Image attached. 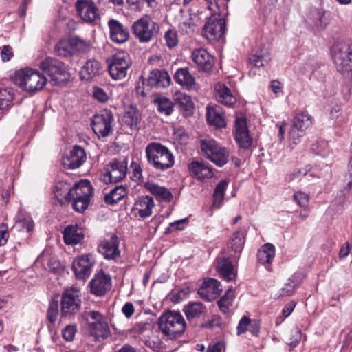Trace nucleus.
Here are the masks:
<instances>
[{"label": "nucleus", "mask_w": 352, "mask_h": 352, "mask_svg": "<svg viewBox=\"0 0 352 352\" xmlns=\"http://www.w3.org/2000/svg\"><path fill=\"white\" fill-rule=\"evenodd\" d=\"M148 164L158 171H165L174 166L175 157L168 148L156 142H150L145 148Z\"/></svg>", "instance_id": "nucleus-1"}, {"label": "nucleus", "mask_w": 352, "mask_h": 352, "mask_svg": "<svg viewBox=\"0 0 352 352\" xmlns=\"http://www.w3.org/2000/svg\"><path fill=\"white\" fill-rule=\"evenodd\" d=\"M157 324L160 331L171 340L181 337L186 328L184 316L177 311L164 312L158 318Z\"/></svg>", "instance_id": "nucleus-2"}, {"label": "nucleus", "mask_w": 352, "mask_h": 352, "mask_svg": "<svg viewBox=\"0 0 352 352\" xmlns=\"http://www.w3.org/2000/svg\"><path fill=\"white\" fill-rule=\"evenodd\" d=\"M13 80L23 90L35 93L41 90L47 82L46 78L38 71L25 68L14 73Z\"/></svg>", "instance_id": "nucleus-3"}, {"label": "nucleus", "mask_w": 352, "mask_h": 352, "mask_svg": "<svg viewBox=\"0 0 352 352\" xmlns=\"http://www.w3.org/2000/svg\"><path fill=\"white\" fill-rule=\"evenodd\" d=\"M203 155L219 166L225 165L229 160L228 150L220 146L214 139L207 138L200 140Z\"/></svg>", "instance_id": "nucleus-4"}, {"label": "nucleus", "mask_w": 352, "mask_h": 352, "mask_svg": "<svg viewBox=\"0 0 352 352\" xmlns=\"http://www.w3.org/2000/svg\"><path fill=\"white\" fill-rule=\"evenodd\" d=\"M71 200L74 210L83 212L89 206L94 189L87 180H81L71 190Z\"/></svg>", "instance_id": "nucleus-5"}, {"label": "nucleus", "mask_w": 352, "mask_h": 352, "mask_svg": "<svg viewBox=\"0 0 352 352\" xmlns=\"http://www.w3.org/2000/svg\"><path fill=\"white\" fill-rule=\"evenodd\" d=\"M131 29L140 43H148L157 36L160 25L149 15L145 14L133 23Z\"/></svg>", "instance_id": "nucleus-6"}, {"label": "nucleus", "mask_w": 352, "mask_h": 352, "mask_svg": "<svg viewBox=\"0 0 352 352\" xmlns=\"http://www.w3.org/2000/svg\"><path fill=\"white\" fill-rule=\"evenodd\" d=\"M81 305L80 289L75 287L66 288L63 292L60 299L61 317L72 318L80 311Z\"/></svg>", "instance_id": "nucleus-7"}, {"label": "nucleus", "mask_w": 352, "mask_h": 352, "mask_svg": "<svg viewBox=\"0 0 352 352\" xmlns=\"http://www.w3.org/2000/svg\"><path fill=\"white\" fill-rule=\"evenodd\" d=\"M107 63L109 75L115 80L124 79L131 65L129 55L124 51H120L114 54L107 60Z\"/></svg>", "instance_id": "nucleus-8"}, {"label": "nucleus", "mask_w": 352, "mask_h": 352, "mask_svg": "<svg viewBox=\"0 0 352 352\" xmlns=\"http://www.w3.org/2000/svg\"><path fill=\"white\" fill-rule=\"evenodd\" d=\"M336 69L340 72L352 69V43L342 42L337 45L333 54Z\"/></svg>", "instance_id": "nucleus-9"}, {"label": "nucleus", "mask_w": 352, "mask_h": 352, "mask_svg": "<svg viewBox=\"0 0 352 352\" xmlns=\"http://www.w3.org/2000/svg\"><path fill=\"white\" fill-rule=\"evenodd\" d=\"M114 120L111 111L104 109L93 117L91 127L98 137H107L112 131V124Z\"/></svg>", "instance_id": "nucleus-10"}, {"label": "nucleus", "mask_w": 352, "mask_h": 352, "mask_svg": "<svg viewBox=\"0 0 352 352\" xmlns=\"http://www.w3.org/2000/svg\"><path fill=\"white\" fill-rule=\"evenodd\" d=\"M128 167L126 161L113 160L107 164L102 175V179L105 183L118 182L125 178Z\"/></svg>", "instance_id": "nucleus-11"}, {"label": "nucleus", "mask_w": 352, "mask_h": 352, "mask_svg": "<svg viewBox=\"0 0 352 352\" xmlns=\"http://www.w3.org/2000/svg\"><path fill=\"white\" fill-rule=\"evenodd\" d=\"M311 125L310 116L307 113H300L296 115L289 131L290 140L293 144H298L305 135L306 130Z\"/></svg>", "instance_id": "nucleus-12"}, {"label": "nucleus", "mask_w": 352, "mask_h": 352, "mask_svg": "<svg viewBox=\"0 0 352 352\" xmlns=\"http://www.w3.org/2000/svg\"><path fill=\"white\" fill-rule=\"evenodd\" d=\"M226 30V22L219 15H212L204 25V34L210 41H217L223 37Z\"/></svg>", "instance_id": "nucleus-13"}, {"label": "nucleus", "mask_w": 352, "mask_h": 352, "mask_svg": "<svg viewBox=\"0 0 352 352\" xmlns=\"http://www.w3.org/2000/svg\"><path fill=\"white\" fill-rule=\"evenodd\" d=\"M98 250L106 259H116L119 257L120 252L118 236L113 233L106 234L100 241Z\"/></svg>", "instance_id": "nucleus-14"}, {"label": "nucleus", "mask_w": 352, "mask_h": 352, "mask_svg": "<svg viewBox=\"0 0 352 352\" xmlns=\"http://www.w3.org/2000/svg\"><path fill=\"white\" fill-rule=\"evenodd\" d=\"M94 262L91 254H83L74 258L72 269L76 278L81 280L87 279L91 273Z\"/></svg>", "instance_id": "nucleus-15"}, {"label": "nucleus", "mask_w": 352, "mask_h": 352, "mask_svg": "<svg viewBox=\"0 0 352 352\" xmlns=\"http://www.w3.org/2000/svg\"><path fill=\"white\" fill-rule=\"evenodd\" d=\"M76 12L85 22L92 23L99 19V11L91 0H78L75 4Z\"/></svg>", "instance_id": "nucleus-16"}, {"label": "nucleus", "mask_w": 352, "mask_h": 352, "mask_svg": "<svg viewBox=\"0 0 352 352\" xmlns=\"http://www.w3.org/2000/svg\"><path fill=\"white\" fill-rule=\"evenodd\" d=\"M90 292L96 296H102L111 288V278L104 272L96 274L89 282Z\"/></svg>", "instance_id": "nucleus-17"}, {"label": "nucleus", "mask_w": 352, "mask_h": 352, "mask_svg": "<svg viewBox=\"0 0 352 352\" xmlns=\"http://www.w3.org/2000/svg\"><path fill=\"white\" fill-rule=\"evenodd\" d=\"M234 139L242 148H248L252 143V138L250 137L247 126L246 120L244 118H237L235 120Z\"/></svg>", "instance_id": "nucleus-18"}, {"label": "nucleus", "mask_w": 352, "mask_h": 352, "mask_svg": "<svg viewBox=\"0 0 352 352\" xmlns=\"http://www.w3.org/2000/svg\"><path fill=\"white\" fill-rule=\"evenodd\" d=\"M214 97L219 103L228 107H232L237 101L234 90L220 82L214 85Z\"/></svg>", "instance_id": "nucleus-19"}, {"label": "nucleus", "mask_w": 352, "mask_h": 352, "mask_svg": "<svg viewBox=\"0 0 352 352\" xmlns=\"http://www.w3.org/2000/svg\"><path fill=\"white\" fill-rule=\"evenodd\" d=\"M87 159L85 151L80 146H74L69 155L62 159V164L65 169H76L83 164Z\"/></svg>", "instance_id": "nucleus-20"}, {"label": "nucleus", "mask_w": 352, "mask_h": 352, "mask_svg": "<svg viewBox=\"0 0 352 352\" xmlns=\"http://www.w3.org/2000/svg\"><path fill=\"white\" fill-rule=\"evenodd\" d=\"M222 291L219 281L214 278H208L204 280L197 293L200 297L207 301L217 298Z\"/></svg>", "instance_id": "nucleus-21"}, {"label": "nucleus", "mask_w": 352, "mask_h": 352, "mask_svg": "<svg viewBox=\"0 0 352 352\" xmlns=\"http://www.w3.org/2000/svg\"><path fill=\"white\" fill-rule=\"evenodd\" d=\"M40 68L49 74L53 80H58L59 76H65L66 68L58 60L50 57L46 58L40 63Z\"/></svg>", "instance_id": "nucleus-22"}, {"label": "nucleus", "mask_w": 352, "mask_h": 352, "mask_svg": "<svg viewBox=\"0 0 352 352\" xmlns=\"http://www.w3.org/2000/svg\"><path fill=\"white\" fill-rule=\"evenodd\" d=\"M109 36L111 41L116 43H124L129 38L130 34L128 28L121 22L111 19L108 21Z\"/></svg>", "instance_id": "nucleus-23"}, {"label": "nucleus", "mask_w": 352, "mask_h": 352, "mask_svg": "<svg viewBox=\"0 0 352 352\" xmlns=\"http://www.w3.org/2000/svg\"><path fill=\"white\" fill-rule=\"evenodd\" d=\"M191 57L199 69L210 72L213 67L214 58L204 48L193 50Z\"/></svg>", "instance_id": "nucleus-24"}, {"label": "nucleus", "mask_w": 352, "mask_h": 352, "mask_svg": "<svg viewBox=\"0 0 352 352\" xmlns=\"http://www.w3.org/2000/svg\"><path fill=\"white\" fill-rule=\"evenodd\" d=\"M147 81L151 87L165 88L170 85L171 78L166 71L154 69L150 72Z\"/></svg>", "instance_id": "nucleus-25"}, {"label": "nucleus", "mask_w": 352, "mask_h": 352, "mask_svg": "<svg viewBox=\"0 0 352 352\" xmlns=\"http://www.w3.org/2000/svg\"><path fill=\"white\" fill-rule=\"evenodd\" d=\"M189 170L194 177L201 181L210 179L214 175L211 166L199 162H191L189 165Z\"/></svg>", "instance_id": "nucleus-26"}, {"label": "nucleus", "mask_w": 352, "mask_h": 352, "mask_svg": "<svg viewBox=\"0 0 352 352\" xmlns=\"http://www.w3.org/2000/svg\"><path fill=\"white\" fill-rule=\"evenodd\" d=\"M206 118L208 123L217 128L226 126V123L223 114L222 109L219 105L207 106Z\"/></svg>", "instance_id": "nucleus-27"}, {"label": "nucleus", "mask_w": 352, "mask_h": 352, "mask_svg": "<svg viewBox=\"0 0 352 352\" xmlns=\"http://www.w3.org/2000/svg\"><path fill=\"white\" fill-rule=\"evenodd\" d=\"M63 234L64 242L67 245H76L84 239L82 229L76 224L65 227Z\"/></svg>", "instance_id": "nucleus-28"}, {"label": "nucleus", "mask_w": 352, "mask_h": 352, "mask_svg": "<svg viewBox=\"0 0 352 352\" xmlns=\"http://www.w3.org/2000/svg\"><path fill=\"white\" fill-rule=\"evenodd\" d=\"M183 311L188 321L199 318L206 312V307L201 302L190 301L184 305Z\"/></svg>", "instance_id": "nucleus-29"}, {"label": "nucleus", "mask_w": 352, "mask_h": 352, "mask_svg": "<svg viewBox=\"0 0 352 352\" xmlns=\"http://www.w3.org/2000/svg\"><path fill=\"white\" fill-rule=\"evenodd\" d=\"M144 187L160 201L170 202L173 199L171 192L164 186L153 182H146L144 184Z\"/></svg>", "instance_id": "nucleus-30"}, {"label": "nucleus", "mask_w": 352, "mask_h": 352, "mask_svg": "<svg viewBox=\"0 0 352 352\" xmlns=\"http://www.w3.org/2000/svg\"><path fill=\"white\" fill-rule=\"evenodd\" d=\"M217 270L221 276L227 281L233 280L236 276L234 266L229 258H219L217 259Z\"/></svg>", "instance_id": "nucleus-31"}, {"label": "nucleus", "mask_w": 352, "mask_h": 352, "mask_svg": "<svg viewBox=\"0 0 352 352\" xmlns=\"http://www.w3.org/2000/svg\"><path fill=\"white\" fill-rule=\"evenodd\" d=\"M155 204L153 197L150 196H142L135 203V208L138 211L142 218H146L152 214V210Z\"/></svg>", "instance_id": "nucleus-32"}, {"label": "nucleus", "mask_w": 352, "mask_h": 352, "mask_svg": "<svg viewBox=\"0 0 352 352\" xmlns=\"http://www.w3.org/2000/svg\"><path fill=\"white\" fill-rule=\"evenodd\" d=\"M101 64L95 59L88 60L80 71L81 78L85 80H89L100 74Z\"/></svg>", "instance_id": "nucleus-33"}, {"label": "nucleus", "mask_w": 352, "mask_h": 352, "mask_svg": "<svg viewBox=\"0 0 352 352\" xmlns=\"http://www.w3.org/2000/svg\"><path fill=\"white\" fill-rule=\"evenodd\" d=\"M249 59L252 65L260 68L264 67L270 62V52L267 48H258L254 51Z\"/></svg>", "instance_id": "nucleus-34"}, {"label": "nucleus", "mask_w": 352, "mask_h": 352, "mask_svg": "<svg viewBox=\"0 0 352 352\" xmlns=\"http://www.w3.org/2000/svg\"><path fill=\"white\" fill-rule=\"evenodd\" d=\"M228 186V182L226 180H221L217 185L212 195V208L213 209H219L222 207Z\"/></svg>", "instance_id": "nucleus-35"}, {"label": "nucleus", "mask_w": 352, "mask_h": 352, "mask_svg": "<svg viewBox=\"0 0 352 352\" xmlns=\"http://www.w3.org/2000/svg\"><path fill=\"white\" fill-rule=\"evenodd\" d=\"M235 297L234 291L230 287L217 301L219 309L223 314L227 315L231 312Z\"/></svg>", "instance_id": "nucleus-36"}, {"label": "nucleus", "mask_w": 352, "mask_h": 352, "mask_svg": "<svg viewBox=\"0 0 352 352\" xmlns=\"http://www.w3.org/2000/svg\"><path fill=\"white\" fill-rule=\"evenodd\" d=\"M276 249L274 245L266 243L258 251L257 258L260 263L263 265L270 264L275 257Z\"/></svg>", "instance_id": "nucleus-37"}, {"label": "nucleus", "mask_w": 352, "mask_h": 352, "mask_svg": "<svg viewBox=\"0 0 352 352\" xmlns=\"http://www.w3.org/2000/svg\"><path fill=\"white\" fill-rule=\"evenodd\" d=\"M175 80L180 85L191 89L195 85V78L187 68L178 69L174 75Z\"/></svg>", "instance_id": "nucleus-38"}, {"label": "nucleus", "mask_w": 352, "mask_h": 352, "mask_svg": "<svg viewBox=\"0 0 352 352\" xmlns=\"http://www.w3.org/2000/svg\"><path fill=\"white\" fill-rule=\"evenodd\" d=\"M71 185L69 183L61 180L56 182L54 186V193L58 200L70 201L71 200Z\"/></svg>", "instance_id": "nucleus-39"}, {"label": "nucleus", "mask_w": 352, "mask_h": 352, "mask_svg": "<svg viewBox=\"0 0 352 352\" xmlns=\"http://www.w3.org/2000/svg\"><path fill=\"white\" fill-rule=\"evenodd\" d=\"M126 195V190L124 186H116L104 196V201L107 204L113 205L121 201Z\"/></svg>", "instance_id": "nucleus-40"}, {"label": "nucleus", "mask_w": 352, "mask_h": 352, "mask_svg": "<svg viewBox=\"0 0 352 352\" xmlns=\"http://www.w3.org/2000/svg\"><path fill=\"white\" fill-rule=\"evenodd\" d=\"M91 334L96 338H105L109 335V329L104 320L100 322H89Z\"/></svg>", "instance_id": "nucleus-41"}, {"label": "nucleus", "mask_w": 352, "mask_h": 352, "mask_svg": "<svg viewBox=\"0 0 352 352\" xmlns=\"http://www.w3.org/2000/svg\"><path fill=\"white\" fill-rule=\"evenodd\" d=\"M174 100L181 109L186 113H190L194 108V103L191 98L186 93L176 91L174 94Z\"/></svg>", "instance_id": "nucleus-42"}, {"label": "nucleus", "mask_w": 352, "mask_h": 352, "mask_svg": "<svg viewBox=\"0 0 352 352\" xmlns=\"http://www.w3.org/2000/svg\"><path fill=\"white\" fill-rule=\"evenodd\" d=\"M154 102L160 113L166 116H170L173 113L174 108L173 102L167 97L157 96L155 99Z\"/></svg>", "instance_id": "nucleus-43"}, {"label": "nucleus", "mask_w": 352, "mask_h": 352, "mask_svg": "<svg viewBox=\"0 0 352 352\" xmlns=\"http://www.w3.org/2000/svg\"><path fill=\"white\" fill-rule=\"evenodd\" d=\"M309 24L316 31H320L326 28L328 20L322 12L316 10L313 12L312 17L309 19Z\"/></svg>", "instance_id": "nucleus-44"}, {"label": "nucleus", "mask_w": 352, "mask_h": 352, "mask_svg": "<svg viewBox=\"0 0 352 352\" xmlns=\"http://www.w3.org/2000/svg\"><path fill=\"white\" fill-rule=\"evenodd\" d=\"M72 45V38L61 40L56 45V52L60 56H67L73 54Z\"/></svg>", "instance_id": "nucleus-45"}, {"label": "nucleus", "mask_w": 352, "mask_h": 352, "mask_svg": "<svg viewBox=\"0 0 352 352\" xmlns=\"http://www.w3.org/2000/svg\"><path fill=\"white\" fill-rule=\"evenodd\" d=\"M14 99V93L7 88H0V109L11 106Z\"/></svg>", "instance_id": "nucleus-46"}, {"label": "nucleus", "mask_w": 352, "mask_h": 352, "mask_svg": "<svg viewBox=\"0 0 352 352\" xmlns=\"http://www.w3.org/2000/svg\"><path fill=\"white\" fill-rule=\"evenodd\" d=\"M34 226L32 219L29 216L20 219L15 225L16 229L23 232H26L28 234V236L30 235V233L34 229Z\"/></svg>", "instance_id": "nucleus-47"}, {"label": "nucleus", "mask_w": 352, "mask_h": 352, "mask_svg": "<svg viewBox=\"0 0 352 352\" xmlns=\"http://www.w3.org/2000/svg\"><path fill=\"white\" fill-rule=\"evenodd\" d=\"M72 41L73 54L76 53H85L90 49L91 44L89 41L82 40L79 37H72Z\"/></svg>", "instance_id": "nucleus-48"}, {"label": "nucleus", "mask_w": 352, "mask_h": 352, "mask_svg": "<svg viewBox=\"0 0 352 352\" xmlns=\"http://www.w3.org/2000/svg\"><path fill=\"white\" fill-rule=\"evenodd\" d=\"M139 122V113L135 109H132L124 113V122L131 129L136 127Z\"/></svg>", "instance_id": "nucleus-49"}, {"label": "nucleus", "mask_w": 352, "mask_h": 352, "mask_svg": "<svg viewBox=\"0 0 352 352\" xmlns=\"http://www.w3.org/2000/svg\"><path fill=\"white\" fill-rule=\"evenodd\" d=\"M166 45L172 49L176 47L179 43L178 34L177 30L174 29L167 30L164 35Z\"/></svg>", "instance_id": "nucleus-50"}, {"label": "nucleus", "mask_w": 352, "mask_h": 352, "mask_svg": "<svg viewBox=\"0 0 352 352\" xmlns=\"http://www.w3.org/2000/svg\"><path fill=\"white\" fill-rule=\"evenodd\" d=\"M243 245L244 241L243 239L240 237L239 234H234V237L228 244L229 248L234 251V254L232 255L233 256H235L236 258H239L240 256V253L243 248Z\"/></svg>", "instance_id": "nucleus-51"}, {"label": "nucleus", "mask_w": 352, "mask_h": 352, "mask_svg": "<svg viewBox=\"0 0 352 352\" xmlns=\"http://www.w3.org/2000/svg\"><path fill=\"white\" fill-rule=\"evenodd\" d=\"M130 168L131 172L130 173L131 176L130 178L131 180L136 182H141L143 180L142 177V169L141 166L138 162L133 161L131 163Z\"/></svg>", "instance_id": "nucleus-52"}, {"label": "nucleus", "mask_w": 352, "mask_h": 352, "mask_svg": "<svg viewBox=\"0 0 352 352\" xmlns=\"http://www.w3.org/2000/svg\"><path fill=\"white\" fill-rule=\"evenodd\" d=\"M58 315V301H52L50 303L47 310V318L50 322L54 324Z\"/></svg>", "instance_id": "nucleus-53"}, {"label": "nucleus", "mask_w": 352, "mask_h": 352, "mask_svg": "<svg viewBox=\"0 0 352 352\" xmlns=\"http://www.w3.org/2000/svg\"><path fill=\"white\" fill-rule=\"evenodd\" d=\"M93 97L101 103H105L109 98V94L104 89L96 86L93 88Z\"/></svg>", "instance_id": "nucleus-54"}, {"label": "nucleus", "mask_w": 352, "mask_h": 352, "mask_svg": "<svg viewBox=\"0 0 352 352\" xmlns=\"http://www.w3.org/2000/svg\"><path fill=\"white\" fill-rule=\"evenodd\" d=\"M188 219L187 218L170 223L169 226L166 229L165 233L169 234L174 230H182L184 229V227L188 224Z\"/></svg>", "instance_id": "nucleus-55"}, {"label": "nucleus", "mask_w": 352, "mask_h": 352, "mask_svg": "<svg viewBox=\"0 0 352 352\" xmlns=\"http://www.w3.org/2000/svg\"><path fill=\"white\" fill-rule=\"evenodd\" d=\"M77 329L75 325L69 324L62 330V336L67 342L74 340Z\"/></svg>", "instance_id": "nucleus-56"}, {"label": "nucleus", "mask_w": 352, "mask_h": 352, "mask_svg": "<svg viewBox=\"0 0 352 352\" xmlns=\"http://www.w3.org/2000/svg\"><path fill=\"white\" fill-rule=\"evenodd\" d=\"M290 336V340L287 341V343L294 348L299 344L301 340V331L298 327H296L291 331Z\"/></svg>", "instance_id": "nucleus-57"}, {"label": "nucleus", "mask_w": 352, "mask_h": 352, "mask_svg": "<svg viewBox=\"0 0 352 352\" xmlns=\"http://www.w3.org/2000/svg\"><path fill=\"white\" fill-rule=\"evenodd\" d=\"M294 199L300 207H306L309 201V195L302 191L296 192L294 195Z\"/></svg>", "instance_id": "nucleus-58"}, {"label": "nucleus", "mask_w": 352, "mask_h": 352, "mask_svg": "<svg viewBox=\"0 0 352 352\" xmlns=\"http://www.w3.org/2000/svg\"><path fill=\"white\" fill-rule=\"evenodd\" d=\"M144 343L148 347L154 350L160 348L162 345V341L155 335L146 339Z\"/></svg>", "instance_id": "nucleus-59"}, {"label": "nucleus", "mask_w": 352, "mask_h": 352, "mask_svg": "<svg viewBox=\"0 0 352 352\" xmlns=\"http://www.w3.org/2000/svg\"><path fill=\"white\" fill-rule=\"evenodd\" d=\"M249 325H250V319L245 316H243L237 326V334L241 335L244 333Z\"/></svg>", "instance_id": "nucleus-60"}, {"label": "nucleus", "mask_w": 352, "mask_h": 352, "mask_svg": "<svg viewBox=\"0 0 352 352\" xmlns=\"http://www.w3.org/2000/svg\"><path fill=\"white\" fill-rule=\"evenodd\" d=\"M195 24L191 21V19H184L179 22V28L182 31L189 34L194 30Z\"/></svg>", "instance_id": "nucleus-61"}, {"label": "nucleus", "mask_w": 352, "mask_h": 352, "mask_svg": "<svg viewBox=\"0 0 352 352\" xmlns=\"http://www.w3.org/2000/svg\"><path fill=\"white\" fill-rule=\"evenodd\" d=\"M9 238L8 226L6 223L0 224V245H4Z\"/></svg>", "instance_id": "nucleus-62"}, {"label": "nucleus", "mask_w": 352, "mask_h": 352, "mask_svg": "<svg viewBox=\"0 0 352 352\" xmlns=\"http://www.w3.org/2000/svg\"><path fill=\"white\" fill-rule=\"evenodd\" d=\"M135 308L131 302H126L122 308V314L126 316L127 318H130L133 314H134Z\"/></svg>", "instance_id": "nucleus-63"}, {"label": "nucleus", "mask_w": 352, "mask_h": 352, "mask_svg": "<svg viewBox=\"0 0 352 352\" xmlns=\"http://www.w3.org/2000/svg\"><path fill=\"white\" fill-rule=\"evenodd\" d=\"M296 285L294 283H288L280 289V295L282 296H291L295 289Z\"/></svg>", "instance_id": "nucleus-64"}]
</instances>
